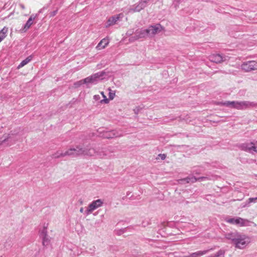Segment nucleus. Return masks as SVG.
<instances>
[{"label":"nucleus","instance_id":"bb28decb","mask_svg":"<svg viewBox=\"0 0 257 257\" xmlns=\"http://www.w3.org/2000/svg\"><path fill=\"white\" fill-rule=\"evenodd\" d=\"M41 237L42 238V240H43V245H44V246L48 245L50 242V240L49 239L48 235H46V236H42Z\"/></svg>","mask_w":257,"mask_h":257},{"label":"nucleus","instance_id":"c85d7f7f","mask_svg":"<svg viewBox=\"0 0 257 257\" xmlns=\"http://www.w3.org/2000/svg\"><path fill=\"white\" fill-rule=\"evenodd\" d=\"M108 89L109 90V94H108L109 99L110 100H112L115 95V92L111 91L110 90V89H109V88Z\"/></svg>","mask_w":257,"mask_h":257},{"label":"nucleus","instance_id":"1a4fd4ad","mask_svg":"<svg viewBox=\"0 0 257 257\" xmlns=\"http://www.w3.org/2000/svg\"><path fill=\"white\" fill-rule=\"evenodd\" d=\"M75 148H70L67 151L63 152L61 151H58L53 154L52 157L53 158H59L61 157H64L66 156L75 157Z\"/></svg>","mask_w":257,"mask_h":257},{"label":"nucleus","instance_id":"7c9ffc66","mask_svg":"<svg viewBox=\"0 0 257 257\" xmlns=\"http://www.w3.org/2000/svg\"><path fill=\"white\" fill-rule=\"evenodd\" d=\"M109 102V99L106 98L105 95H104V97L103 99L100 100V103H105L107 104Z\"/></svg>","mask_w":257,"mask_h":257},{"label":"nucleus","instance_id":"ddd939ff","mask_svg":"<svg viewBox=\"0 0 257 257\" xmlns=\"http://www.w3.org/2000/svg\"><path fill=\"white\" fill-rule=\"evenodd\" d=\"M150 0H140L137 5H135L130 9V12H139L147 7V4Z\"/></svg>","mask_w":257,"mask_h":257},{"label":"nucleus","instance_id":"39448f33","mask_svg":"<svg viewBox=\"0 0 257 257\" xmlns=\"http://www.w3.org/2000/svg\"><path fill=\"white\" fill-rule=\"evenodd\" d=\"M104 74L105 73L103 71L97 72L91 75L90 76L85 78V79H84V81L85 83H87V84H95L99 81L103 79V76H104Z\"/></svg>","mask_w":257,"mask_h":257},{"label":"nucleus","instance_id":"7ed1b4c3","mask_svg":"<svg viewBox=\"0 0 257 257\" xmlns=\"http://www.w3.org/2000/svg\"><path fill=\"white\" fill-rule=\"evenodd\" d=\"M224 220L230 224L238 225L239 226H248L251 222L249 220L241 217H226Z\"/></svg>","mask_w":257,"mask_h":257},{"label":"nucleus","instance_id":"20e7f679","mask_svg":"<svg viewBox=\"0 0 257 257\" xmlns=\"http://www.w3.org/2000/svg\"><path fill=\"white\" fill-rule=\"evenodd\" d=\"M250 242V238L248 236L239 234L233 244L236 247L239 249H243L245 248Z\"/></svg>","mask_w":257,"mask_h":257},{"label":"nucleus","instance_id":"412c9836","mask_svg":"<svg viewBox=\"0 0 257 257\" xmlns=\"http://www.w3.org/2000/svg\"><path fill=\"white\" fill-rule=\"evenodd\" d=\"M33 58V56L32 55H30L28 56L27 58H26L25 60H23L20 64L18 65V68L20 69L23 67H24L25 65L27 64L29 62H30Z\"/></svg>","mask_w":257,"mask_h":257},{"label":"nucleus","instance_id":"b1692460","mask_svg":"<svg viewBox=\"0 0 257 257\" xmlns=\"http://www.w3.org/2000/svg\"><path fill=\"white\" fill-rule=\"evenodd\" d=\"M256 202H257V197L254 198H249L246 201L245 204L243 205V207H248L251 203Z\"/></svg>","mask_w":257,"mask_h":257},{"label":"nucleus","instance_id":"f03ea898","mask_svg":"<svg viewBox=\"0 0 257 257\" xmlns=\"http://www.w3.org/2000/svg\"><path fill=\"white\" fill-rule=\"evenodd\" d=\"M75 157L79 155H86L89 156H95L97 157V153L99 151V149L96 150L94 148H83L80 146H76L75 148Z\"/></svg>","mask_w":257,"mask_h":257},{"label":"nucleus","instance_id":"dca6fc26","mask_svg":"<svg viewBox=\"0 0 257 257\" xmlns=\"http://www.w3.org/2000/svg\"><path fill=\"white\" fill-rule=\"evenodd\" d=\"M36 18V15H34V14L32 15L23 28L20 30L21 32L23 33L26 32L34 24V22Z\"/></svg>","mask_w":257,"mask_h":257},{"label":"nucleus","instance_id":"423d86ee","mask_svg":"<svg viewBox=\"0 0 257 257\" xmlns=\"http://www.w3.org/2000/svg\"><path fill=\"white\" fill-rule=\"evenodd\" d=\"M114 149L111 147L99 149L97 157L101 159H109L113 157Z\"/></svg>","mask_w":257,"mask_h":257},{"label":"nucleus","instance_id":"72a5a7b5","mask_svg":"<svg viewBox=\"0 0 257 257\" xmlns=\"http://www.w3.org/2000/svg\"><path fill=\"white\" fill-rule=\"evenodd\" d=\"M140 110V107L139 106L136 107L134 109V111L136 114H138L139 111Z\"/></svg>","mask_w":257,"mask_h":257},{"label":"nucleus","instance_id":"2f4dec72","mask_svg":"<svg viewBox=\"0 0 257 257\" xmlns=\"http://www.w3.org/2000/svg\"><path fill=\"white\" fill-rule=\"evenodd\" d=\"M93 99L95 100V101H98V100H100V96L99 95L97 94V95H94L93 96Z\"/></svg>","mask_w":257,"mask_h":257},{"label":"nucleus","instance_id":"f3484780","mask_svg":"<svg viewBox=\"0 0 257 257\" xmlns=\"http://www.w3.org/2000/svg\"><path fill=\"white\" fill-rule=\"evenodd\" d=\"M147 29L148 36H153L159 33L162 29V27L160 24H157L154 26H150Z\"/></svg>","mask_w":257,"mask_h":257},{"label":"nucleus","instance_id":"5701e85b","mask_svg":"<svg viewBox=\"0 0 257 257\" xmlns=\"http://www.w3.org/2000/svg\"><path fill=\"white\" fill-rule=\"evenodd\" d=\"M13 134H8L6 136H4L3 138H0V145L3 144V143H6L9 141L10 140L12 139V136Z\"/></svg>","mask_w":257,"mask_h":257},{"label":"nucleus","instance_id":"e433bc0d","mask_svg":"<svg viewBox=\"0 0 257 257\" xmlns=\"http://www.w3.org/2000/svg\"><path fill=\"white\" fill-rule=\"evenodd\" d=\"M100 93H101V94L102 95V97L103 98L104 97V95H105V94H104V92L102 91V92H101Z\"/></svg>","mask_w":257,"mask_h":257},{"label":"nucleus","instance_id":"cd10ccee","mask_svg":"<svg viewBox=\"0 0 257 257\" xmlns=\"http://www.w3.org/2000/svg\"><path fill=\"white\" fill-rule=\"evenodd\" d=\"M197 179L195 177H187V178H186L183 180H182L181 181H185L187 183H190V182H194L195 181H196Z\"/></svg>","mask_w":257,"mask_h":257},{"label":"nucleus","instance_id":"9d476101","mask_svg":"<svg viewBox=\"0 0 257 257\" xmlns=\"http://www.w3.org/2000/svg\"><path fill=\"white\" fill-rule=\"evenodd\" d=\"M241 68L245 72L257 70V62L255 61L244 62L241 64Z\"/></svg>","mask_w":257,"mask_h":257},{"label":"nucleus","instance_id":"c756f323","mask_svg":"<svg viewBox=\"0 0 257 257\" xmlns=\"http://www.w3.org/2000/svg\"><path fill=\"white\" fill-rule=\"evenodd\" d=\"M83 84H86L87 83H85L84 81V79L81 80L80 81H78L74 83V85L76 87H78L80 85H81Z\"/></svg>","mask_w":257,"mask_h":257},{"label":"nucleus","instance_id":"a211bd4d","mask_svg":"<svg viewBox=\"0 0 257 257\" xmlns=\"http://www.w3.org/2000/svg\"><path fill=\"white\" fill-rule=\"evenodd\" d=\"M213 248H211L209 249L204 250H199L195 252H193L189 254L188 256H186L185 257H200L203 255L206 254L209 251L212 250Z\"/></svg>","mask_w":257,"mask_h":257},{"label":"nucleus","instance_id":"ea45409f","mask_svg":"<svg viewBox=\"0 0 257 257\" xmlns=\"http://www.w3.org/2000/svg\"><path fill=\"white\" fill-rule=\"evenodd\" d=\"M203 178H206L205 177H203ZM201 179H202L203 177H201Z\"/></svg>","mask_w":257,"mask_h":257},{"label":"nucleus","instance_id":"a878e982","mask_svg":"<svg viewBox=\"0 0 257 257\" xmlns=\"http://www.w3.org/2000/svg\"><path fill=\"white\" fill-rule=\"evenodd\" d=\"M225 251L220 249L216 253L213 255V257H224Z\"/></svg>","mask_w":257,"mask_h":257},{"label":"nucleus","instance_id":"2eb2a0df","mask_svg":"<svg viewBox=\"0 0 257 257\" xmlns=\"http://www.w3.org/2000/svg\"><path fill=\"white\" fill-rule=\"evenodd\" d=\"M228 58L227 56H223L219 54H216L210 55L209 60L212 62L218 63L227 60Z\"/></svg>","mask_w":257,"mask_h":257},{"label":"nucleus","instance_id":"c9c22d12","mask_svg":"<svg viewBox=\"0 0 257 257\" xmlns=\"http://www.w3.org/2000/svg\"><path fill=\"white\" fill-rule=\"evenodd\" d=\"M80 212L81 213H83V212H84V209H83V207L80 208Z\"/></svg>","mask_w":257,"mask_h":257},{"label":"nucleus","instance_id":"6e6552de","mask_svg":"<svg viewBox=\"0 0 257 257\" xmlns=\"http://www.w3.org/2000/svg\"><path fill=\"white\" fill-rule=\"evenodd\" d=\"M103 204V201L101 199L93 200L88 205L86 210L84 211L85 214L87 216L90 215L94 210L101 207Z\"/></svg>","mask_w":257,"mask_h":257},{"label":"nucleus","instance_id":"4468645a","mask_svg":"<svg viewBox=\"0 0 257 257\" xmlns=\"http://www.w3.org/2000/svg\"><path fill=\"white\" fill-rule=\"evenodd\" d=\"M100 133H101V134L99 135V136L106 139L118 137L122 135L121 133L118 134V132H116L115 131L100 132Z\"/></svg>","mask_w":257,"mask_h":257},{"label":"nucleus","instance_id":"f8f14e48","mask_svg":"<svg viewBox=\"0 0 257 257\" xmlns=\"http://www.w3.org/2000/svg\"><path fill=\"white\" fill-rule=\"evenodd\" d=\"M241 148L242 150L248 151L251 153H257V142L242 144L241 145Z\"/></svg>","mask_w":257,"mask_h":257},{"label":"nucleus","instance_id":"aec40b11","mask_svg":"<svg viewBox=\"0 0 257 257\" xmlns=\"http://www.w3.org/2000/svg\"><path fill=\"white\" fill-rule=\"evenodd\" d=\"M239 233L237 232L228 233L225 235V237L227 239L231 240L232 242L234 243Z\"/></svg>","mask_w":257,"mask_h":257},{"label":"nucleus","instance_id":"473e14b6","mask_svg":"<svg viewBox=\"0 0 257 257\" xmlns=\"http://www.w3.org/2000/svg\"><path fill=\"white\" fill-rule=\"evenodd\" d=\"M158 157L159 158H160L161 160H165L166 157V156L165 154H160L158 155Z\"/></svg>","mask_w":257,"mask_h":257},{"label":"nucleus","instance_id":"58836bf2","mask_svg":"<svg viewBox=\"0 0 257 257\" xmlns=\"http://www.w3.org/2000/svg\"><path fill=\"white\" fill-rule=\"evenodd\" d=\"M21 7H22V9H24V6L23 5H21Z\"/></svg>","mask_w":257,"mask_h":257},{"label":"nucleus","instance_id":"0eeeda50","mask_svg":"<svg viewBox=\"0 0 257 257\" xmlns=\"http://www.w3.org/2000/svg\"><path fill=\"white\" fill-rule=\"evenodd\" d=\"M123 17L124 15L122 13H120L109 17L105 24V27L108 28L117 24L119 22L122 20Z\"/></svg>","mask_w":257,"mask_h":257},{"label":"nucleus","instance_id":"6ab92c4d","mask_svg":"<svg viewBox=\"0 0 257 257\" xmlns=\"http://www.w3.org/2000/svg\"><path fill=\"white\" fill-rule=\"evenodd\" d=\"M108 39L107 38H104L100 41L96 47V48L98 50L103 49L108 45Z\"/></svg>","mask_w":257,"mask_h":257},{"label":"nucleus","instance_id":"4be33fe9","mask_svg":"<svg viewBox=\"0 0 257 257\" xmlns=\"http://www.w3.org/2000/svg\"><path fill=\"white\" fill-rule=\"evenodd\" d=\"M8 32V28L7 27H4L0 31V40H1L2 41L6 37Z\"/></svg>","mask_w":257,"mask_h":257},{"label":"nucleus","instance_id":"f257e3e1","mask_svg":"<svg viewBox=\"0 0 257 257\" xmlns=\"http://www.w3.org/2000/svg\"><path fill=\"white\" fill-rule=\"evenodd\" d=\"M220 104L222 105L237 109H245L249 107H255L256 105H257L253 102H250L248 101H226L223 102H220Z\"/></svg>","mask_w":257,"mask_h":257},{"label":"nucleus","instance_id":"f704fd0d","mask_svg":"<svg viewBox=\"0 0 257 257\" xmlns=\"http://www.w3.org/2000/svg\"><path fill=\"white\" fill-rule=\"evenodd\" d=\"M133 33V31L132 30H128L126 33V35L127 36H131Z\"/></svg>","mask_w":257,"mask_h":257},{"label":"nucleus","instance_id":"9b49d317","mask_svg":"<svg viewBox=\"0 0 257 257\" xmlns=\"http://www.w3.org/2000/svg\"><path fill=\"white\" fill-rule=\"evenodd\" d=\"M148 36L147 29H138L136 31L135 36L130 38L129 41L133 42L140 38H144Z\"/></svg>","mask_w":257,"mask_h":257},{"label":"nucleus","instance_id":"4c0bfd02","mask_svg":"<svg viewBox=\"0 0 257 257\" xmlns=\"http://www.w3.org/2000/svg\"><path fill=\"white\" fill-rule=\"evenodd\" d=\"M56 12H54L53 13V14H52V16H55V14H56Z\"/></svg>","mask_w":257,"mask_h":257},{"label":"nucleus","instance_id":"79ce46f5","mask_svg":"<svg viewBox=\"0 0 257 257\" xmlns=\"http://www.w3.org/2000/svg\"><path fill=\"white\" fill-rule=\"evenodd\" d=\"M1 41H1V40H0V42H1Z\"/></svg>","mask_w":257,"mask_h":257},{"label":"nucleus","instance_id":"393cba45","mask_svg":"<svg viewBox=\"0 0 257 257\" xmlns=\"http://www.w3.org/2000/svg\"><path fill=\"white\" fill-rule=\"evenodd\" d=\"M47 225L46 226H44L42 229L39 231V234L40 237L46 236L47 235Z\"/></svg>","mask_w":257,"mask_h":257},{"label":"nucleus","instance_id":"a19ab883","mask_svg":"<svg viewBox=\"0 0 257 257\" xmlns=\"http://www.w3.org/2000/svg\"><path fill=\"white\" fill-rule=\"evenodd\" d=\"M0 257H3V256H2V255H0Z\"/></svg>","mask_w":257,"mask_h":257}]
</instances>
